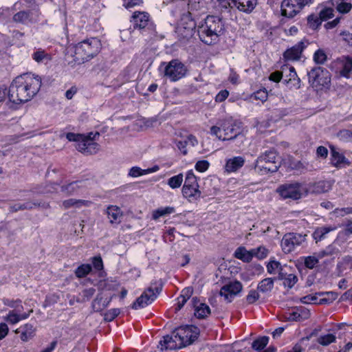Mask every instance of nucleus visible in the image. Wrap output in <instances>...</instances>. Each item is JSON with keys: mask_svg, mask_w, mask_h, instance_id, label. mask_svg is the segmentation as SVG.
I'll return each instance as SVG.
<instances>
[{"mask_svg": "<svg viewBox=\"0 0 352 352\" xmlns=\"http://www.w3.org/2000/svg\"><path fill=\"white\" fill-rule=\"evenodd\" d=\"M223 31V23L220 18L215 16H208L197 29L200 40L207 45L216 43Z\"/></svg>", "mask_w": 352, "mask_h": 352, "instance_id": "f03ea898", "label": "nucleus"}, {"mask_svg": "<svg viewBox=\"0 0 352 352\" xmlns=\"http://www.w3.org/2000/svg\"><path fill=\"white\" fill-rule=\"evenodd\" d=\"M100 47V40L94 37L78 43L72 48L74 60L78 63L89 60L98 53Z\"/></svg>", "mask_w": 352, "mask_h": 352, "instance_id": "7ed1b4c3", "label": "nucleus"}, {"mask_svg": "<svg viewBox=\"0 0 352 352\" xmlns=\"http://www.w3.org/2000/svg\"><path fill=\"white\" fill-rule=\"evenodd\" d=\"M195 311V316L199 319H204L210 314V309L205 303H199Z\"/></svg>", "mask_w": 352, "mask_h": 352, "instance_id": "473e14b6", "label": "nucleus"}, {"mask_svg": "<svg viewBox=\"0 0 352 352\" xmlns=\"http://www.w3.org/2000/svg\"><path fill=\"white\" fill-rule=\"evenodd\" d=\"M232 4L239 11L251 13L258 4V0H232Z\"/></svg>", "mask_w": 352, "mask_h": 352, "instance_id": "6ab92c4d", "label": "nucleus"}, {"mask_svg": "<svg viewBox=\"0 0 352 352\" xmlns=\"http://www.w3.org/2000/svg\"><path fill=\"white\" fill-rule=\"evenodd\" d=\"M16 333H21V339L28 341L34 336V328L31 324H26L16 330Z\"/></svg>", "mask_w": 352, "mask_h": 352, "instance_id": "c85d7f7f", "label": "nucleus"}, {"mask_svg": "<svg viewBox=\"0 0 352 352\" xmlns=\"http://www.w3.org/2000/svg\"><path fill=\"white\" fill-rule=\"evenodd\" d=\"M338 67L340 69V74L342 76L348 78L352 71V58L343 57L338 61Z\"/></svg>", "mask_w": 352, "mask_h": 352, "instance_id": "4be33fe9", "label": "nucleus"}, {"mask_svg": "<svg viewBox=\"0 0 352 352\" xmlns=\"http://www.w3.org/2000/svg\"><path fill=\"white\" fill-rule=\"evenodd\" d=\"M178 338H175L173 336H166L163 338V340L160 342V345L162 346L161 350L164 349H169V350H175L177 349H182L180 347V342L177 343Z\"/></svg>", "mask_w": 352, "mask_h": 352, "instance_id": "5701e85b", "label": "nucleus"}, {"mask_svg": "<svg viewBox=\"0 0 352 352\" xmlns=\"http://www.w3.org/2000/svg\"><path fill=\"white\" fill-rule=\"evenodd\" d=\"M66 138L70 142H76V149L87 155H93L98 153L100 150V145L94 142L96 136H99V133H90L87 135L80 133H67L65 135Z\"/></svg>", "mask_w": 352, "mask_h": 352, "instance_id": "20e7f679", "label": "nucleus"}, {"mask_svg": "<svg viewBox=\"0 0 352 352\" xmlns=\"http://www.w3.org/2000/svg\"><path fill=\"white\" fill-rule=\"evenodd\" d=\"M298 281V278L296 275L293 274H289L287 275L286 278L283 281V285L285 287H287L289 288H292Z\"/></svg>", "mask_w": 352, "mask_h": 352, "instance_id": "864d4df0", "label": "nucleus"}, {"mask_svg": "<svg viewBox=\"0 0 352 352\" xmlns=\"http://www.w3.org/2000/svg\"><path fill=\"white\" fill-rule=\"evenodd\" d=\"M309 316V311L303 308L297 309L296 311H293L288 314L287 320L289 321H300Z\"/></svg>", "mask_w": 352, "mask_h": 352, "instance_id": "c756f323", "label": "nucleus"}, {"mask_svg": "<svg viewBox=\"0 0 352 352\" xmlns=\"http://www.w3.org/2000/svg\"><path fill=\"white\" fill-rule=\"evenodd\" d=\"M319 296H324L320 298L318 301L319 305L331 303L335 300L338 297V294L333 292H320L318 293Z\"/></svg>", "mask_w": 352, "mask_h": 352, "instance_id": "e433bc0d", "label": "nucleus"}, {"mask_svg": "<svg viewBox=\"0 0 352 352\" xmlns=\"http://www.w3.org/2000/svg\"><path fill=\"white\" fill-rule=\"evenodd\" d=\"M107 214L111 223L118 224L122 218L121 209L116 206H109L107 208Z\"/></svg>", "mask_w": 352, "mask_h": 352, "instance_id": "b1692460", "label": "nucleus"}, {"mask_svg": "<svg viewBox=\"0 0 352 352\" xmlns=\"http://www.w3.org/2000/svg\"><path fill=\"white\" fill-rule=\"evenodd\" d=\"M164 65V76L171 81L175 82L184 77L187 72V68L178 59H173L167 64L163 62L160 65V68Z\"/></svg>", "mask_w": 352, "mask_h": 352, "instance_id": "6e6552de", "label": "nucleus"}, {"mask_svg": "<svg viewBox=\"0 0 352 352\" xmlns=\"http://www.w3.org/2000/svg\"><path fill=\"white\" fill-rule=\"evenodd\" d=\"M307 76L309 85L316 90H322L330 86L331 74L324 67H314L307 72Z\"/></svg>", "mask_w": 352, "mask_h": 352, "instance_id": "39448f33", "label": "nucleus"}, {"mask_svg": "<svg viewBox=\"0 0 352 352\" xmlns=\"http://www.w3.org/2000/svg\"><path fill=\"white\" fill-rule=\"evenodd\" d=\"M318 258L314 256H307L305 258V265L309 269H313L318 264Z\"/></svg>", "mask_w": 352, "mask_h": 352, "instance_id": "5fc2aeb1", "label": "nucleus"}, {"mask_svg": "<svg viewBox=\"0 0 352 352\" xmlns=\"http://www.w3.org/2000/svg\"><path fill=\"white\" fill-rule=\"evenodd\" d=\"M175 212V209L172 206H166L164 208H159L157 210L153 211L152 219L153 220H157L161 217H165L168 214H173Z\"/></svg>", "mask_w": 352, "mask_h": 352, "instance_id": "2f4dec72", "label": "nucleus"}, {"mask_svg": "<svg viewBox=\"0 0 352 352\" xmlns=\"http://www.w3.org/2000/svg\"><path fill=\"white\" fill-rule=\"evenodd\" d=\"M41 12L38 8H34L28 10H21L12 16V21L16 23L28 25L40 21Z\"/></svg>", "mask_w": 352, "mask_h": 352, "instance_id": "9b49d317", "label": "nucleus"}, {"mask_svg": "<svg viewBox=\"0 0 352 352\" xmlns=\"http://www.w3.org/2000/svg\"><path fill=\"white\" fill-rule=\"evenodd\" d=\"M304 183L292 182L286 183L278 186L276 192L283 199H291L298 200L305 197Z\"/></svg>", "mask_w": 352, "mask_h": 352, "instance_id": "423d86ee", "label": "nucleus"}, {"mask_svg": "<svg viewBox=\"0 0 352 352\" xmlns=\"http://www.w3.org/2000/svg\"><path fill=\"white\" fill-rule=\"evenodd\" d=\"M221 128L224 131V137L222 141L234 140L241 133V129L238 124L232 120L223 121Z\"/></svg>", "mask_w": 352, "mask_h": 352, "instance_id": "2eb2a0df", "label": "nucleus"}, {"mask_svg": "<svg viewBox=\"0 0 352 352\" xmlns=\"http://www.w3.org/2000/svg\"><path fill=\"white\" fill-rule=\"evenodd\" d=\"M3 304L5 305H7L10 307L16 309L18 311H21L23 309L22 305H21V300L19 299H17L16 300H10V299H3Z\"/></svg>", "mask_w": 352, "mask_h": 352, "instance_id": "c03bdc74", "label": "nucleus"}, {"mask_svg": "<svg viewBox=\"0 0 352 352\" xmlns=\"http://www.w3.org/2000/svg\"><path fill=\"white\" fill-rule=\"evenodd\" d=\"M281 267L282 265L280 262L271 260L267 265V270L269 274H274L276 270H279Z\"/></svg>", "mask_w": 352, "mask_h": 352, "instance_id": "6e6d98bb", "label": "nucleus"}, {"mask_svg": "<svg viewBox=\"0 0 352 352\" xmlns=\"http://www.w3.org/2000/svg\"><path fill=\"white\" fill-rule=\"evenodd\" d=\"M287 69H289V74L286 75L283 82L289 86L290 88L299 89L300 87V79L298 78L294 67H286L285 71Z\"/></svg>", "mask_w": 352, "mask_h": 352, "instance_id": "aec40b11", "label": "nucleus"}, {"mask_svg": "<svg viewBox=\"0 0 352 352\" xmlns=\"http://www.w3.org/2000/svg\"><path fill=\"white\" fill-rule=\"evenodd\" d=\"M183 182V175L179 173L168 179V185L173 189L179 188Z\"/></svg>", "mask_w": 352, "mask_h": 352, "instance_id": "58836bf2", "label": "nucleus"}, {"mask_svg": "<svg viewBox=\"0 0 352 352\" xmlns=\"http://www.w3.org/2000/svg\"><path fill=\"white\" fill-rule=\"evenodd\" d=\"M182 191L183 196L190 201L197 200L201 197V192L199 190L197 177L192 170L186 173Z\"/></svg>", "mask_w": 352, "mask_h": 352, "instance_id": "1a4fd4ad", "label": "nucleus"}, {"mask_svg": "<svg viewBox=\"0 0 352 352\" xmlns=\"http://www.w3.org/2000/svg\"><path fill=\"white\" fill-rule=\"evenodd\" d=\"M219 4V7L220 8L222 12L228 11L230 12L231 9L235 8L232 4V0H217Z\"/></svg>", "mask_w": 352, "mask_h": 352, "instance_id": "de8ad7c7", "label": "nucleus"}, {"mask_svg": "<svg viewBox=\"0 0 352 352\" xmlns=\"http://www.w3.org/2000/svg\"><path fill=\"white\" fill-rule=\"evenodd\" d=\"M221 124L220 125V126H212L210 128V133L212 135H215L219 140H222V139H223V137L221 134Z\"/></svg>", "mask_w": 352, "mask_h": 352, "instance_id": "338daca9", "label": "nucleus"}, {"mask_svg": "<svg viewBox=\"0 0 352 352\" xmlns=\"http://www.w3.org/2000/svg\"><path fill=\"white\" fill-rule=\"evenodd\" d=\"M267 91L265 89H259L256 91H255L252 95V98H254L255 100H261L262 102H265L267 99Z\"/></svg>", "mask_w": 352, "mask_h": 352, "instance_id": "8fccbe9b", "label": "nucleus"}, {"mask_svg": "<svg viewBox=\"0 0 352 352\" xmlns=\"http://www.w3.org/2000/svg\"><path fill=\"white\" fill-rule=\"evenodd\" d=\"M318 294L315 295H307L301 298V301L303 303H310V304H318Z\"/></svg>", "mask_w": 352, "mask_h": 352, "instance_id": "052dcab7", "label": "nucleus"}, {"mask_svg": "<svg viewBox=\"0 0 352 352\" xmlns=\"http://www.w3.org/2000/svg\"><path fill=\"white\" fill-rule=\"evenodd\" d=\"M32 58L38 63L47 62L50 56L42 49L36 50L32 54Z\"/></svg>", "mask_w": 352, "mask_h": 352, "instance_id": "f704fd0d", "label": "nucleus"}, {"mask_svg": "<svg viewBox=\"0 0 352 352\" xmlns=\"http://www.w3.org/2000/svg\"><path fill=\"white\" fill-rule=\"evenodd\" d=\"M40 206V203L37 201H28L25 203H17L10 205L9 211L10 212H16L19 210H32L35 207Z\"/></svg>", "mask_w": 352, "mask_h": 352, "instance_id": "393cba45", "label": "nucleus"}, {"mask_svg": "<svg viewBox=\"0 0 352 352\" xmlns=\"http://www.w3.org/2000/svg\"><path fill=\"white\" fill-rule=\"evenodd\" d=\"M331 148V164L336 168H342L349 165V160L345 157L342 151L333 146Z\"/></svg>", "mask_w": 352, "mask_h": 352, "instance_id": "f3484780", "label": "nucleus"}, {"mask_svg": "<svg viewBox=\"0 0 352 352\" xmlns=\"http://www.w3.org/2000/svg\"><path fill=\"white\" fill-rule=\"evenodd\" d=\"M265 159L263 157H258L255 162L254 168L258 173L265 175L269 173H275L278 170L280 164L266 162Z\"/></svg>", "mask_w": 352, "mask_h": 352, "instance_id": "dca6fc26", "label": "nucleus"}, {"mask_svg": "<svg viewBox=\"0 0 352 352\" xmlns=\"http://www.w3.org/2000/svg\"><path fill=\"white\" fill-rule=\"evenodd\" d=\"M41 87V78L31 73L23 74L12 82L8 98L10 102L19 104L30 100L38 92Z\"/></svg>", "mask_w": 352, "mask_h": 352, "instance_id": "f257e3e1", "label": "nucleus"}, {"mask_svg": "<svg viewBox=\"0 0 352 352\" xmlns=\"http://www.w3.org/2000/svg\"><path fill=\"white\" fill-rule=\"evenodd\" d=\"M304 188L306 189L305 192V196L309 193L320 194L328 191L330 188L329 183L325 181H318L315 182L304 183Z\"/></svg>", "mask_w": 352, "mask_h": 352, "instance_id": "a211bd4d", "label": "nucleus"}, {"mask_svg": "<svg viewBox=\"0 0 352 352\" xmlns=\"http://www.w3.org/2000/svg\"><path fill=\"white\" fill-rule=\"evenodd\" d=\"M162 290V284L155 287L151 285L148 289H146L140 297L136 299V300L131 305V308L133 309H138L147 306L157 298V295L161 292Z\"/></svg>", "mask_w": 352, "mask_h": 352, "instance_id": "9d476101", "label": "nucleus"}, {"mask_svg": "<svg viewBox=\"0 0 352 352\" xmlns=\"http://www.w3.org/2000/svg\"><path fill=\"white\" fill-rule=\"evenodd\" d=\"M309 1L310 0H283L281 3V14L284 16L293 18Z\"/></svg>", "mask_w": 352, "mask_h": 352, "instance_id": "f8f14e48", "label": "nucleus"}, {"mask_svg": "<svg viewBox=\"0 0 352 352\" xmlns=\"http://www.w3.org/2000/svg\"><path fill=\"white\" fill-rule=\"evenodd\" d=\"M132 18L134 28L144 29L149 21V15L146 12H135Z\"/></svg>", "mask_w": 352, "mask_h": 352, "instance_id": "412c9836", "label": "nucleus"}, {"mask_svg": "<svg viewBox=\"0 0 352 352\" xmlns=\"http://www.w3.org/2000/svg\"><path fill=\"white\" fill-rule=\"evenodd\" d=\"M307 22L310 28L316 29L321 24L322 20L314 14H311L307 17Z\"/></svg>", "mask_w": 352, "mask_h": 352, "instance_id": "3c124183", "label": "nucleus"}, {"mask_svg": "<svg viewBox=\"0 0 352 352\" xmlns=\"http://www.w3.org/2000/svg\"><path fill=\"white\" fill-rule=\"evenodd\" d=\"M245 160L242 157H234L230 159L226 164V170L228 172H234L242 167Z\"/></svg>", "mask_w": 352, "mask_h": 352, "instance_id": "a878e982", "label": "nucleus"}, {"mask_svg": "<svg viewBox=\"0 0 352 352\" xmlns=\"http://www.w3.org/2000/svg\"><path fill=\"white\" fill-rule=\"evenodd\" d=\"M6 320L10 324H16L20 321L19 314H16L14 311H10L6 317Z\"/></svg>", "mask_w": 352, "mask_h": 352, "instance_id": "e2e57ef3", "label": "nucleus"}, {"mask_svg": "<svg viewBox=\"0 0 352 352\" xmlns=\"http://www.w3.org/2000/svg\"><path fill=\"white\" fill-rule=\"evenodd\" d=\"M243 285L241 282L235 280L223 285L219 294L223 296L228 302H231L234 296L241 292Z\"/></svg>", "mask_w": 352, "mask_h": 352, "instance_id": "ddd939ff", "label": "nucleus"}, {"mask_svg": "<svg viewBox=\"0 0 352 352\" xmlns=\"http://www.w3.org/2000/svg\"><path fill=\"white\" fill-rule=\"evenodd\" d=\"M314 60L317 64H323L327 60V55L322 50H318L314 54Z\"/></svg>", "mask_w": 352, "mask_h": 352, "instance_id": "49530a36", "label": "nucleus"}, {"mask_svg": "<svg viewBox=\"0 0 352 352\" xmlns=\"http://www.w3.org/2000/svg\"><path fill=\"white\" fill-rule=\"evenodd\" d=\"M252 256H256L259 259L265 258L268 254V250L263 246H260L257 249H253Z\"/></svg>", "mask_w": 352, "mask_h": 352, "instance_id": "09e8293b", "label": "nucleus"}, {"mask_svg": "<svg viewBox=\"0 0 352 352\" xmlns=\"http://www.w3.org/2000/svg\"><path fill=\"white\" fill-rule=\"evenodd\" d=\"M110 301L111 298L103 300L102 296L100 294H98L91 304L93 311L96 312L102 311L109 305Z\"/></svg>", "mask_w": 352, "mask_h": 352, "instance_id": "bb28decb", "label": "nucleus"}, {"mask_svg": "<svg viewBox=\"0 0 352 352\" xmlns=\"http://www.w3.org/2000/svg\"><path fill=\"white\" fill-rule=\"evenodd\" d=\"M79 188L78 182H73L67 185L61 186V191L67 195L74 193Z\"/></svg>", "mask_w": 352, "mask_h": 352, "instance_id": "37998d69", "label": "nucleus"}, {"mask_svg": "<svg viewBox=\"0 0 352 352\" xmlns=\"http://www.w3.org/2000/svg\"><path fill=\"white\" fill-rule=\"evenodd\" d=\"M234 256L236 258L242 260L244 262H250L252 259V250L248 251L243 247H239L234 252Z\"/></svg>", "mask_w": 352, "mask_h": 352, "instance_id": "7c9ffc66", "label": "nucleus"}, {"mask_svg": "<svg viewBox=\"0 0 352 352\" xmlns=\"http://www.w3.org/2000/svg\"><path fill=\"white\" fill-rule=\"evenodd\" d=\"M87 201L82 199H69L63 201V205L65 208H69L73 206L87 205Z\"/></svg>", "mask_w": 352, "mask_h": 352, "instance_id": "a18cd8bd", "label": "nucleus"}, {"mask_svg": "<svg viewBox=\"0 0 352 352\" xmlns=\"http://www.w3.org/2000/svg\"><path fill=\"white\" fill-rule=\"evenodd\" d=\"M259 157H263V158H265V161H266V162L273 163L274 164H280V162H278V155L276 152L273 149L266 151L265 153L260 155Z\"/></svg>", "mask_w": 352, "mask_h": 352, "instance_id": "c9c22d12", "label": "nucleus"}, {"mask_svg": "<svg viewBox=\"0 0 352 352\" xmlns=\"http://www.w3.org/2000/svg\"><path fill=\"white\" fill-rule=\"evenodd\" d=\"M173 334L175 338H178L179 346L184 348L191 344L198 338L199 329L192 325H186L176 328Z\"/></svg>", "mask_w": 352, "mask_h": 352, "instance_id": "0eeeda50", "label": "nucleus"}, {"mask_svg": "<svg viewBox=\"0 0 352 352\" xmlns=\"http://www.w3.org/2000/svg\"><path fill=\"white\" fill-rule=\"evenodd\" d=\"M229 96V91L226 89L220 91L215 97V101L217 102H223Z\"/></svg>", "mask_w": 352, "mask_h": 352, "instance_id": "774afa93", "label": "nucleus"}, {"mask_svg": "<svg viewBox=\"0 0 352 352\" xmlns=\"http://www.w3.org/2000/svg\"><path fill=\"white\" fill-rule=\"evenodd\" d=\"M285 72V68L283 69L282 72L276 71L272 72L269 77V79L274 82H279L283 78V73Z\"/></svg>", "mask_w": 352, "mask_h": 352, "instance_id": "0e129e2a", "label": "nucleus"}, {"mask_svg": "<svg viewBox=\"0 0 352 352\" xmlns=\"http://www.w3.org/2000/svg\"><path fill=\"white\" fill-rule=\"evenodd\" d=\"M338 249L336 248L333 245H329L324 250L318 252L317 256L318 258H322L327 256L338 254Z\"/></svg>", "mask_w": 352, "mask_h": 352, "instance_id": "ea45409f", "label": "nucleus"}, {"mask_svg": "<svg viewBox=\"0 0 352 352\" xmlns=\"http://www.w3.org/2000/svg\"><path fill=\"white\" fill-rule=\"evenodd\" d=\"M146 175L145 169H142L138 166L132 167L129 172V175L132 177H138Z\"/></svg>", "mask_w": 352, "mask_h": 352, "instance_id": "bf43d9fd", "label": "nucleus"}, {"mask_svg": "<svg viewBox=\"0 0 352 352\" xmlns=\"http://www.w3.org/2000/svg\"><path fill=\"white\" fill-rule=\"evenodd\" d=\"M309 42L306 40H302L297 44L287 49L283 53V58L287 61L298 60L301 58L302 51L308 46Z\"/></svg>", "mask_w": 352, "mask_h": 352, "instance_id": "4468645a", "label": "nucleus"}, {"mask_svg": "<svg viewBox=\"0 0 352 352\" xmlns=\"http://www.w3.org/2000/svg\"><path fill=\"white\" fill-rule=\"evenodd\" d=\"M259 297L260 296L258 290L252 289L246 296V301L248 304H253L259 298Z\"/></svg>", "mask_w": 352, "mask_h": 352, "instance_id": "4d7b16f0", "label": "nucleus"}, {"mask_svg": "<svg viewBox=\"0 0 352 352\" xmlns=\"http://www.w3.org/2000/svg\"><path fill=\"white\" fill-rule=\"evenodd\" d=\"M351 8L352 5L350 3L342 1L340 3H337V10L340 13L346 14L351 11Z\"/></svg>", "mask_w": 352, "mask_h": 352, "instance_id": "603ef678", "label": "nucleus"}, {"mask_svg": "<svg viewBox=\"0 0 352 352\" xmlns=\"http://www.w3.org/2000/svg\"><path fill=\"white\" fill-rule=\"evenodd\" d=\"M333 16V10L331 8H326L320 11V18L322 21H326Z\"/></svg>", "mask_w": 352, "mask_h": 352, "instance_id": "69168bd1", "label": "nucleus"}, {"mask_svg": "<svg viewBox=\"0 0 352 352\" xmlns=\"http://www.w3.org/2000/svg\"><path fill=\"white\" fill-rule=\"evenodd\" d=\"M336 340V336L333 334L329 333L319 337L317 342L322 346H327L333 342H335Z\"/></svg>", "mask_w": 352, "mask_h": 352, "instance_id": "79ce46f5", "label": "nucleus"}, {"mask_svg": "<svg viewBox=\"0 0 352 352\" xmlns=\"http://www.w3.org/2000/svg\"><path fill=\"white\" fill-rule=\"evenodd\" d=\"M210 166L209 162L207 160L198 161L195 164V169L199 172L206 171Z\"/></svg>", "mask_w": 352, "mask_h": 352, "instance_id": "680f3d73", "label": "nucleus"}, {"mask_svg": "<svg viewBox=\"0 0 352 352\" xmlns=\"http://www.w3.org/2000/svg\"><path fill=\"white\" fill-rule=\"evenodd\" d=\"M336 230L335 227H322L318 228L313 234L315 240L322 241L326 239V234L330 231Z\"/></svg>", "mask_w": 352, "mask_h": 352, "instance_id": "72a5a7b5", "label": "nucleus"}, {"mask_svg": "<svg viewBox=\"0 0 352 352\" xmlns=\"http://www.w3.org/2000/svg\"><path fill=\"white\" fill-rule=\"evenodd\" d=\"M120 312V309L118 308L109 309L104 314V320L107 321H112L119 315Z\"/></svg>", "mask_w": 352, "mask_h": 352, "instance_id": "13d9d810", "label": "nucleus"}, {"mask_svg": "<svg viewBox=\"0 0 352 352\" xmlns=\"http://www.w3.org/2000/svg\"><path fill=\"white\" fill-rule=\"evenodd\" d=\"M269 342V337L262 336L255 340L252 344V347L256 351H260L263 349Z\"/></svg>", "mask_w": 352, "mask_h": 352, "instance_id": "4c0bfd02", "label": "nucleus"}, {"mask_svg": "<svg viewBox=\"0 0 352 352\" xmlns=\"http://www.w3.org/2000/svg\"><path fill=\"white\" fill-rule=\"evenodd\" d=\"M91 265L82 264L76 270L75 274L78 278H83L86 276L91 272Z\"/></svg>", "mask_w": 352, "mask_h": 352, "instance_id": "a19ab883", "label": "nucleus"}, {"mask_svg": "<svg viewBox=\"0 0 352 352\" xmlns=\"http://www.w3.org/2000/svg\"><path fill=\"white\" fill-rule=\"evenodd\" d=\"M275 278H265L259 282L257 286V290L258 292L263 294H267L270 292L274 287V283Z\"/></svg>", "mask_w": 352, "mask_h": 352, "instance_id": "cd10ccee", "label": "nucleus"}]
</instances>
